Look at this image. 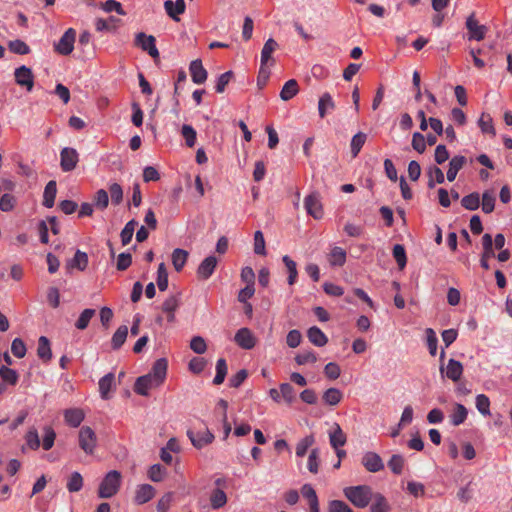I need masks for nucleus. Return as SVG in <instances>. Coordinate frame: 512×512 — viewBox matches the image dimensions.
I'll list each match as a JSON object with an SVG mask.
<instances>
[{"label": "nucleus", "mask_w": 512, "mask_h": 512, "mask_svg": "<svg viewBox=\"0 0 512 512\" xmlns=\"http://www.w3.org/2000/svg\"><path fill=\"white\" fill-rule=\"evenodd\" d=\"M168 362L165 358L157 359L150 372L136 379L134 391L141 396H148L149 391L161 386L167 376Z\"/></svg>", "instance_id": "f257e3e1"}, {"label": "nucleus", "mask_w": 512, "mask_h": 512, "mask_svg": "<svg viewBox=\"0 0 512 512\" xmlns=\"http://www.w3.org/2000/svg\"><path fill=\"white\" fill-rule=\"evenodd\" d=\"M343 492L345 497L358 508H365L372 499V490L366 485L346 487Z\"/></svg>", "instance_id": "f03ea898"}, {"label": "nucleus", "mask_w": 512, "mask_h": 512, "mask_svg": "<svg viewBox=\"0 0 512 512\" xmlns=\"http://www.w3.org/2000/svg\"><path fill=\"white\" fill-rule=\"evenodd\" d=\"M121 473L117 470L109 471L99 485L98 496L100 498H111L119 490L121 485Z\"/></svg>", "instance_id": "7ed1b4c3"}, {"label": "nucleus", "mask_w": 512, "mask_h": 512, "mask_svg": "<svg viewBox=\"0 0 512 512\" xmlns=\"http://www.w3.org/2000/svg\"><path fill=\"white\" fill-rule=\"evenodd\" d=\"M79 447L87 454L92 455L97 446V436L89 426H82L78 435Z\"/></svg>", "instance_id": "20e7f679"}, {"label": "nucleus", "mask_w": 512, "mask_h": 512, "mask_svg": "<svg viewBox=\"0 0 512 512\" xmlns=\"http://www.w3.org/2000/svg\"><path fill=\"white\" fill-rule=\"evenodd\" d=\"M186 434L189 440L191 441V444L196 449H202L206 447L207 445L211 444L215 439L214 434L207 427H205L203 430L198 431L189 428Z\"/></svg>", "instance_id": "39448f33"}, {"label": "nucleus", "mask_w": 512, "mask_h": 512, "mask_svg": "<svg viewBox=\"0 0 512 512\" xmlns=\"http://www.w3.org/2000/svg\"><path fill=\"white\" fill-rule=\"evenodd\" d=\"M465 26L468 30V40L481 41L488 31L487 26L479 24L474 12L467 17Z\"/></svg>", "instance_id": "423d86ee"}, {"label": "nucleus", "mask_w": 512, "mask_h": 512, "mask_svg": "<svg viewBox=\"0 0 512 512\" xmlns=\"http://www.w3.org/2000/svg\"><path fill=\"white\" fill-rule=\"evenodd\" d=\"M135 44L143 51L147 52L152 58L156 59L159 57V51L156 47V39L154 36L139 32L136 34Z\"/></svg>", "instance_id": "0eeeda50"}, {"label": "nucleus", "mask_w": 512, "mask_h": 512, "mask_svg": "<svg viewBox=\"0 0 512 512\" xmlns=\"http://www.w3.org/2000/svg\"><path fill=\"white\" fill-rule=\"evenodd\" d=\"M79 162V154L76 149L65 147L60 152V167L64 172L74 170Z\"/></svg>", "instance_id": "6e6552de"}, {"label": "nucleus", "mask_w": 512, "mask_h": 512, "mask_svg": "<svg viewBox=\"0 0 512 512\" xmlns=\"http://www.w3.org/2000/svg\"><path fill=\"white\" fill-rule=\"evenodd\" d=\"M278 48V43L273 39L269 38L265 43L261 50V67L259 71V77L263 76L267 78L269 75V71L265 69V65L269 63V61L273 62L272 54Z\"/></svg>", "instance_id": "1a4fd4ad"}, {"label": "nucleus", "mask_w": 512, "mask_h": 512, "mask_svg": "<svg viewBox=\"0 0 512 512\" xmlns=\"http://www.w3.org/2000/svg\"><path fill=\"white\" fill-rule=\"evenodd\" d=\"M76 32L69 28L55 44V50L61 55H69L74 49Z\"/></svg>", "instance_id": "9d476101"}, {"label": "nucleus", "mask_w": 512, "mask_h": 512, "mask_svg": "<svg viewBox=\"0 0 512 512\" xmlns=\"http://www.w3.org/2000/svg\"><path fill=\"white\" fill-rule=\"evenodd\" d=\"M304 207L306 212L315 219L323 217V208L318 193H311L304 199Z\"/></svg>", "instance_id": "9b49d317"}, {"label": "nucleus", "mask_w": 512, "mask_h": 512, "mask_svg": "<svg viewBox=\"0 0 512 512\" xmlns=\"http://www.w3.org/2000/svg\"><path fill=\"white\" fill-rule=\"evenodd\" d=\"M234 341L239 347L245 350H250L254 348V346L256 345L255 336L253 335L251 330L246 327L240 328L236 332L234 336Z\"/></svg>", "instance_id": "f8f14e48"}, {"label": "nucleus", "mask_w": 512, "mask_h": 512, "mask_svg": "<svg viewBox=\"0 0 512 512\" xmlns=\"http://www.w3.org/2000/svg\"><path fill=\"white\" fill-rule=\"evenodd\" d=\"M14 76L18 85L26 87L28 91L32 90L34 85V77L30 68L22 65L15 69Z\"/></svg>", "instance_id": "ddd939ff"}, {"label": "nucleus", "mask_w": 512, "mask_h": 512, "mask_svg": "<svg viewBox=\"0 0 512 512\" xmlns=\"http://www.w3.org/2000/svg\"><path fill=\"white\" fill-rule=\"evenodd\" d=\"M482 246H483V253H482L481 259H480V265L483 269L488 270L490 268L488 260L490 258L495 257V252L493 249V239L490 234L486 233L483 235Z\"/></svg>", "instance_id": "4468645a"}, {"label": "nucleus", "mask_w": 512, "mask_h": 512, "mask_svg": "<svg viewBox=\"0 0 512 512\" xmlns=\"http://www.w3.org/2000/svg\"><path fill=\"white\" fill-rule=\"evenodd\" d=\"M367 471L376 473L384 469L381 457L375 452H366L361 461Z\"/></svg>", "instance_id": "2eb2a0df"}, {"label": "nucleus", "mask_w": 512, "mask_h": 512, "mask_svg": "<svg viewBox=\"0 0 512 512\" xmlns=\"http://www.w3.org/2000/svg\"><path fill=\"white\" fill-rule=\"evenodd\" d=\"M218 260L214 255L206 257L197 268V276L202 280L209 279L215 271Z\"/></svg>", "instance_id": "dca6fc26"}, {"label": "nucleus", "mask_w": 512, "mask_h": 512, "mask_svg": "<svg viewBox=\"0 0 512 512\" xmlns=\"http://www.w3.org/2000/svg\"><path fill=\"white\" fill-rule=\"evenodd\" d=\"M440 372L442 374L445 372V375L448 379L452 380L453 382H457L462 376L463 366L461 362L455 359H450L445 368L443 365H441Z\"/></svg>", "instance_id": "f3484780"}, {"label": "nucleus", "mask_w": 512, "mask_h": 512, "mask_svg": "<svg viewBox=\"0 0 512 512\" xmlns=\"http://www.w3.org/2000/svg\"><path fill=\"white\" fill-rule=\"evenodd\" d=\"M329 443L333 449L341 448L346 444L347 437L338 423H334L328 432Z\"/></svg>", "instance_id": "a211bd4d"}, {"label": "nucleus", "mask_w": 512, "mask_h": 512, "mask_svg": "<svg viewBox=\"0 0 512 512\" xmlns=\"http://www.w3.org/2000/svg\"><path fill=\"white\" fill-rule=\"evenodd\" d=\"M164 9L170 18L174 21H179V15L183 14L186 9L185 1L176 0L174 2L172 0H166L164 2Z\"/></svg>", "instance_id": "6ab92c4d"}, {"label": "nucleus", "mask_w": 512, "mask_h": 512, "mask_svg": "<svg viewBox=\"0 0 512 512\" xmlns=\"http://www.w3.org/2000/svg\"><path fill=\"white\" fill-rule=\"evenodd\" d=\"M192 81L195 84H203L207 79V71L202 65L200 59L193 60L189 66Z\"/></svg>", "instance_id": "aec40b11"}, {"label": "nucleus", "mask_w": 512, "mask_h": 512, "mask_svg": "<svg viewBox=\"0 0 512 512\" xmlns=\"http://www.w3.org/2000/svg\"><path fill=\"white\" fill-rule=\"evenodd\" d=\"M466 164V158L462 155H456L452 157L449 161V169L447 171L446 177L449 182L455 180L458 172L463 168Z\"/></svg>", "instance_id": "412c9836"}, {"label": "nucleus", "mask_w": 512, "mask_h": 512, "mask_svg": "<svg viewBox=\"0 0 512 512\" xmlns=\"http://www.w3.org/2000/svg\"><path fill=\"white\" fill-rule=\"evenodd\" d=\"M155 495V489L150 484L139 485L135 492V502L137 504H144L150 501Z\"/></svg>", "instance_id": "4be33fe9"}, {"label": "nucleus", "mask_w": 512, "mask_h": 512, "mask_svg": "<svg viewBox=\"0 0 512 512\" xmlns=\"http://www.w3.org/2000/svg\"><path fill=\"white\" fill-rule=\"evenodd\" d=\"M84 412L79 408H70L64 411V419L67 425L76 428L84 420Z\"/></svg>", "instance_id": "5701e85b"}, {"label": "nucleus", "mask_w": 512, "mask_h": 512, "mask_svg": "<svg viewBox=\"0 0 512 512\" xmlns=\"http://www.w3.org/2000/svg\"><path fill=\"white\" fill-rule=\"evenodd\" d=\"M307 337L309 341L317 346V347H323L327 344L328 338L324 334V332L317 326H312L307 331Z\"/></svg>", "instance_id": "b1692460"}, {"label": "nucleus", "mask_w": 512, "mask_h": 512, "mask_svg": "<svg viewBox=\"0 0 512 512\" xmlns=\"http://www.w3.org/2000/svg\"><path fill=\"white\" fill-rule=\"evenodd\" d=\"M115 375L113 373H107L99 380V392L103 400L109 399V392L114 386Z\"/></svg>", "instance_id": "393cba45"}, {"label": "nucleus", "mask_w": 512, "mask_h": 512, "mask_svg": "<svg viewBox=\"0 0 512 512\" xmlns=\"http://www.w3.org/2000/svg\"><path fill=\"white\" fill-rule=\"evenodd\" d=\"M335 108V102L332 96L326 92L324 93L318 101V113L320 118H324L328 112L332 111Z\"/></svg>", "instance_id": "a878e982"}, {"label": "nucleus", "mask_w": 512, "mask_h": 512, "mask_svg": "<svg viewBox=\"0 0 512 512\" xmlns=\"http://www.w3.org/2000/svg\"><path fill=\"white\" fill-rule=\"evenodd\" d=\"M57 193V184L56 181H49L44 189L43 193V205L47 208H52L54 206L55 198Z\"/></svg>", "instance_id": "bb28decb"}, {"label": "nucleus", "mask_w": 512, "mask_h": 512, "mask_svg": "<svg viewBox=\"0 0 512 512\" xmlns=\"http://www.w3.org/2000/svg\"><path fill=\"white\" fill-rule=\"evenodd\" d=\"M343 398V393L338 388H329L324 391L322 400L329 406L338 405Z\"/></svg>", "instance_id": "cd10ccee"}, {"label": "nucleus", "mask_w": 512, "mask_h": 512, "mask_svg": "<svg viewBox=\"0 0 512 512\" xmlns=\"http://www.w3.org/2000/svg\"><path fill=\"white\" fill-rule=\"evenodd\" d=\"M37 355L45 362L50 361L52 358L50 342L49 339L45 336H41L38 340Z\"/></svg>", "instance_id": "c85d7f7f"}, {"label": "nucleus", "mask_w": 512, "mask_h": 512, "mask_svg": "<svg viewBox=\"0 0 512 512\" xmlns=\"http://www.w3.org/2000/svg\"><path fill=\"white\" fill-rule=\"evenodd\" d=\"M188 252L181 248H176L172 252V264L174 266V269L176 271H181L183 267L185 266L187 259H188Z\"/></svg>", "instance_id": "c756f323"}, {"label": "nucleus", "mask_w": 512, "mask_h": 512, "mask_svg": "<svg viewBox=\"0 0 512 512\" xmlns=\"http://www.w3.org/2000/svg\"><path fill=\"white\" fill-rule=\"evenodd\" d=\"M468 411L466 407L460 403L455 404L454 409L450 415V421L452 425L459 426L467 418Z\"/></svg>", "instance_id": "7c9ffc66"}, {"label": "nucleus", "mask_w": 512, "mask_h": 512, "mask_svg": "<svg viewBox=\"0 0 512 512\" xmlns=\"http://www.w3.org/2000/svg\"><path fill=\"white\" fill-rule=\"evenodd\" d=\"M328 260L331 266H343L346 262V251L335 246L331 249Z\"/></svg>", "instance_id": "2f4dec72"}, {"label": "nucleus", "mask_w": 512, "mask_h": 512, "mask_svg": "<svg viewBox=\"0 0 512 512\" xmlns=\"http://www.w3.org/2000/svg\"><path fill=\"white\" fill-rule=\"evenodd\" d=\"M282 261L288 272L287 282L292 286L296 283L298 277L297 264L288 255L283 256Z\"/></svg>", "instance_id": "473e14b6"}, {"label": "nucleus", "mask_w": 512, "mask_h": 512, "mask_svg": "<svg viewBox=\"0 0 512 512\" xmlns=\"http://www.w3.org/2000/svg\"><path fill=\"white\" fill-rule=\"evenodd\" d=\"M299 91L298 83L294 79L288 80L280 91V98L283 101L292 99Z\"/></svg>", "instance_id": "72a5a7b5"}, {"label": "nucleus", "mask_w": 512, "mask_h": 512, "mask_svg": "<svg viewBox=\"0 0 512 512\" xmlns=\"http://www.w3.org/2000/svg\"><path fill=\"white\" fill-rule=\"evenodd\" d=\"M128 335V327L126 325H121L115 331L111 339L112 349L118 350L125 343Z\"/></svg>", "instance_id": "f704fd0d"}, {"label": "nucleus", "mask_w": 512, "mask_h": 512, "mask_svg": "<svg viewBox=\"0 0 512 512\" xmlns=\"http://www.w3.org/2000/svg\"><path fill=\"white\" fill-rule=\"evenodd\" d=\"M210 503L213 509H220L227 503V496L223 489L215 488L210 495Z\"/></svg>", "instance_id": "c9c22d12"}, {"label": "nucleus", "mask_w": 512, "mask_h": 512, "mask_svg": "<svg viewBox=\"0 0 512 512\" xmlns=\"http://www.w3.org/2000/svg\"><path fill=\"white\" fill-rule=\"evenodd\" d=\"M315 443V438L312 434L300 439L296 445L295 453L297 457H304L308 449Z\"/></svg>", "instance_id": "e433bc0d"}, {"label": "nucleus", "mask_w": 512, "mask_h": 512, "mask_svg": "<svg viewBox=\"0 0 512 512\" xmlns=\"http://www.w3.org/2000/svg\"><path fill=\"white\" fill-rule=\"evenodd\" d=\"M137 225H138V222L135 219H132L125 224L124 228L122 229V231L120 233V238H121V242H122L123 246H125L131 242L135 228Z\"/></svg>", "instance_id": "4c0bfd02"}, {"label": "nucleus", "mask_w": 512, "mask_h": 512, "mask_svg": "<svg viewBox=\"0 0 512 512\" xmlns=\"http://www.w3.org/2000/svg\"><path fill=\"white\" fill-rule=\"evenodd\" d=\"M367 139V135L363 132L356 133L350 143L351 148V154L355 158L358 156L359 152L361 151L362 147L364 146Z\"/></svg>", "instance_id": "58836bf2"}, {"label": "nucleus", "mask_w": 512, "mask_h": 512, "mask_svg": "<svg viewBox=\"0 0 512 512\" xmlns=\"http://www.w3.org/2000/svg\"><path fill=\"white\" fill-rule=\"evenodd\" d=\"M66 487H67V490L71 493L80 491L83 487L82 475L77 471L71 473V475L69 476V478L67 480Z\"/></svg>", "instance_id": "ea45409f"}, {"label": "nucleus", "mask_w": 512, "mask_h": 512, "mask_svg": "<svg viewBox=\"0 0 512 512\" xmlns=\"http://www.w3.org/2000/svg\"><path fill=\"white\" fill-rule=\"evenodd\" d=\"M461 205L470 211H475L480 207V195L477 192L466 195L461 200Z\"/></svg>", "instance_id": "a19ab883"}, {"label": "nucleus", "mask_w": 512, "mask_h": 512, "mask_svg": "<svg viewBox=\"0 0 512 512\" xmlns=\"http://www.w3.org/2000/svg\"><path fill=\"white\" fill-rule=\"evenodd\" d=\"M68 265L70 267H75L80 271L86 269L88 265V256L85 252L77 250L74 257L69 261Z\"/></svg>", "instance_id": "79ce46f5"}, {"label": "nucleus", "mask_w": 512, "mask_h": 512, "mask_svg": "<svg viewBox=\"0 0 512 512\" xmlns=\"http://www.w3.org/2000/svg\"><path fill=\"white\" fill-rule=\"evenodd\" d=\"M120 22V19L110 16L108 19L97 18L95 21V28L97 31H108L117 26V23Z\"/></svg>", "instance_id": "37998d69"}, {"label": "nucleus", "mask_w": 512, "mask_h": 512, "mask_svg": "<svg viewBox=\"0 0 512 512\" xmlns=\"http://www.w3.org/2000/svg\"><path fill=\"white\" fill-rule=\"evenodd\" d=\"M279 388L281 390V399H283L288 405L295 402L296 392L290 383H281Z\"/></svg>", "instance_id": "c03bdc74"}, {"label": "nucleus", "mask_w": 512, "mask_h": 512, "mask_svg": "<svg viewBox=\"0 0 512 512\" xmlns=\"http://www.w3.org/2000/svg\"><path fill=\"white\" fill-rule=\"evenodd\" d=\"M495 201H496V198H495V194L493 193V191H489V190L485 191L482 194V211L485 214L492 213L495 208Z\"/></svg>", "instance_id": "a18cd8bd"}, {"label": "nucleus", "mask_w": 512, "mask_h": 512, "mask_svg": "<svg viewBox=\"0 0 512 512\" xmlns=\"http://www.w3.org/2000/svg\"><path fill=\"white\" fill-rule=\"evenodd\" d=\"M227 375V364L224 358H220L216 362V375L213 379L215 385H220L224 382Z\"/></svg>", "instance_id": "49530a36"}, {"label": "nucleus", "mask_w": 512, "mask_h": 512, "mask_svg": "<svg viewBox=\"0 0 512 512\" xmlns=\"http://www.w3.org/2000/svg\"><path fill=\"white\" fill-rule=\"evenodd\" d=\"M95 315V310L91 308L84 309L75 323V327L84 330L88 327L90 320Z\"/></svg>", "instance_id": "de8ad7c7"}, {"label": "nucleus", "mask_w": 512, "mask_h": 512, "mask_svg": "<svg viewBox=\"0 0 512 512\" xmlns=\"http://www.w3.org/2000/svg\"><path fill=\"white\" fill-rule=\"evenodd\" d=\"M181 135L185 139L188 147H193L196 143L197 133L196 130L189 124H184L181 128Z\"/></svg>", "instance_id": "09e8293b"}, {"label": "nucleus", "mask_w": 512, "mask_h": 512, "mask_svg": "<svg viewBox=\"0 0 512 512\" xmlns=\"http://www.w3.org/2000/svg\"><path fill=\"white\" fill-rule=\"evenodd\" d=\"M0 377L2 378L3 382L10 385H16L19 379L18 373L7 366L0 367Z\"/></svg>", "instance_id": "8fccbe9b"}, {"label": "nucleus", "mask_w": 512, "mask_h": 512, "mask_svg": "<svg viewBox=\"0 0 512 512\" xmlns=\"http://www.w3.org/2000/svg\"><path fill=\"white\" fill-rule=\"evenodd\" d=\"M478 125L483 133L495 135L493 120L489 114L483 113L478 120Z\"/></svg>", "instance_id": "3c124183"}, {"label": "nucleus", "mask_w": 512, "mask_h": 512, "mask_svg": "<svg viewBox=\"0 0 512 512\" xmlns=\"http://www.w3.org/2000/svg\"><path fill=\"white\" fill-rule=\"evenodd\" d=\"M319 455H320V450L318 448H313L310 451V454L308 457L307 468L313 474H317L319 471V465H320Z\"/></svg>", "instance_id": "603ef678"}, {"label": "nucleus", "mask_w": 512, "mask_h": 512, "mask_svg": "<svg viewBox=\"0 0 512 512\" xmlns=\"http://www.w3.org/2000/svg\"><path fill=\"white\" fill-rule=\"evenodd\" d=\"M404 463L405 460L402 455L394 454L388 461V467L394 474L399 475L403 471Z\"/></svg>", "instance_id": "864d4df0"}, {"label": "nucleus", "mask_w": 512, "mask_h": 512, "mask_svg": "<svg viewBox=\"0 0 512 512\" xmlns=\"http://www.w3.org/2000/svg\"><path fill=\"white\" fill-rule=\"evenodd\" d=\"M157 286L160 291L168 288V272L164 263H160L157 270Z\"/></svg>", "instance_id": "5fc2aeb1"}, {"label": "nucleus", "mask_w": 512, "mask_h": 512, "mask_svg": "<svg viewBox=\"0 0 512 512\" xmlns=\"http://www.w3.org/2000/svg\"><path fill=\"white\" fill-rule=\"evenodd\" d=\"M11 52L18 55H26L30 52V47L22 40L16 39L8 43Z\"/></svg>", "instance_id": "6e6d98bb"}, {"label": "nucleus", "mask_w": 512, "mask_h": 512, "mask_svg": "<svg viewBox=\"0 0 512 512\" xmlns=\"http://www.w3.org/2000/svg\"><path fill=\"white\" fill-rule=\"evenodd\" d=\"M425 334H426V343H427L429 353L432 356H435L437 353V344H438V338L436 336V333L432 328H427L425 330Z\"/></svg>", "instance_id": "4d7b16f0"}, {"label": "nucleus", "mask_w": 512, "mask_h": 512, "mask_svg": "<svg viewBox=\"0 0 512 512\" xmlns=\"http://www.w3.org/2000/svg\"><path fill=\"white\" fill-rule=\"evenodd\" d=\"M101 8L106 13L116 12L118 15H126L120 2L116 0H107L101 4Z\"/></svg>", "instance_id": "13d9d810"}, {"label": "nucleus", "mask_w": 512, "mask_h": 512, "mask_svg": "<svg viewBox=\"0 0 512 512\" xmlns=\"http://www.w3.org/2000/svg\"><path fill=\"white\" fill-rule=\"evenodd\" d=\"M166 475V469L160 464H154L148 471V477L153 482H160Z\"/></svg>", "instance_id": "bf43d9fd"}, {"label": "nucleus", "mask_w": 512, "mask_h": 512, "mask_svg": "<svg viewBox=\"0 0 512 512\" xmlns=\"http://www.w3.org/2000/svg\"><path fill=\"white\" fill-rule=\"evenodd\" d=\"M109 195L114 205H119L123 200V189L118 183H111L109 185Z\"/></svg>", "instance_id": "052dcab7"}, {"label": "nucleus", "mask_w": 512, "mask_h": 512, "mask_svg": "<svg viewBox=\"0 0 512 512\" xmlns=\"http://www.w3.org/2000/svg\"><path fill=\"white\" fill-rule=\"evenodd\" d=\"M393 257L396 260L400 269H403L406 266L407 258L405 248L401 244H396L393 247Z\"/></svg>", "instance_id": "680f3d73"}, {"label": "nucleus", "mask_w": 512, "mask_h": 512, "mask_svg": "<svg viewBox=\"0 0 512 512\" xmlns=\"http://www.w3.org/2000/svg\"><path fill=\"white\" fill-rule=\"evenodd\" d=\"M476 408L484 416L490 415V400L484 394L476 396Z\"/></svg>", "instance_id": "e2e57ef3"}, {"label": "nucleus", "mask_w": 512, "mask_h": 512, "mask_svg": "<svg viewBox=\"0 0 512 512\" xmlns=\"http://www.w3.org/2000/svg\"><path fill=\"white\" fill-rule=\"evenodd\" d=\"M180 305L179 295H170L165 299L162 304V310L164 313L175 312Z\"/></svg>", "instance_id": "0e129e2a"}, {"label": "nucleus", "mask_w": 512, "mask_h": 512, "mask_svg": "<svg viewBox=\"0 0 512 512\" xmlns=\"http://www.w3.org/2000/svg\"><path fill=\"white\" fill-rule=\"evenodd\" d=\"M254 253L257 255H265V239L263 233L260 230H257L254 233Z\"/></svg>", "instance_id": "69168bd1"}, {"label": "nucleus", "mask_w": 512, "mask_h": 512, "mask_svg": "<svg viewBox=\"0 0 512 512\" xmlns=\"http://www.w3.org/2000/svg\"><path fill=\"white\" fill-rule=\"evenodd\" d=\"M374 503L371 506V512H387L389 505L384 496L377 494L374 497Z\"/></svg>", "instance_id": "338daca9"}, {"label": "nucleus", "mask_w": 512, "mask_h": 512, "mask_svg": "<svg viewBox=\"0 0 512 512\" xmlns=\"http://www.w3.org/2000/svg\"><path fill=\"white\" fill-rule=\"evenodd\" d=\"M328 512H353V510L342 500H331L328 503Z\"/></svg>", "instance_id": "774afa93"}]
</instances>
